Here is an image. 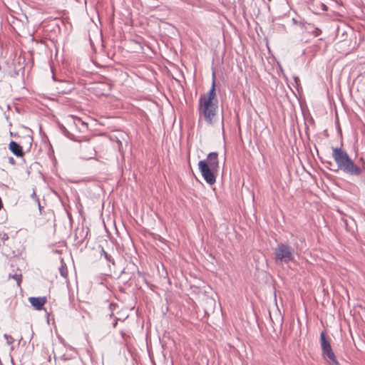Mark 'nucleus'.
Returning a JSON list of instances; mask_svg holds the SVG:
<instances>
[{"label":"nucleus","mask_w":365,"mask_h":365,"mask_svg":"<svg viewBox=\"0 0 365 365\" xmlns=\"http://www.w3.org/2000/svg\"><path fill=\"white\" fill-rule=\"evenodd\" d=\"M218 101L215 92V80L213 75L212 86L210 91L202 94L198 102L200 120L203 119L209 125H213L217 118Z\"/></svg>","instance_id":"f257e3e1"},{"label":"nucleus","mask_w":365,"mask_h":365,"mask_svg":"<svg viewBox=\"0 0 365 365\" xmlns=\"http://www.w3.org/2000/svg\"><path fill=\"white\" fill-rule=\"evenodd\" d=\"M219 168L218 154L215 152L210 153L205 159L198 163V169L202 178L210 185L216 182Z\"/></svg>","instance_id":"f03ea898"},{"label":"nucleus","mask_w":365,"mask_h":365,"mask_svg":"<svg viewBox=\"0 0 365 365\" xmlns=\"http://www.w3.org/2000/svg\"><path fill=\"white\" fill-rule=\"evenodd\" d=\"M320 342L322 350L323 359L328 365H340L337 361L335 354L334 353L329 341L327 339L324 331L320 335Z\"/></svg>","instance_id":"7ed1b4c3"},{"label":"nucleus","mask_w":365,"mask_h":365,"mask_svg":"<svg viewBox=\"0 0 365 365\" xmlns=\"http://www.w3.org/2000/svg\"><path fill=\"white\" fill-rule=\"evenodd\" d=\"M344 173L356 177L362 173V169L353 161L346 152H344Z\"/></svg>","instance_id":"20e7f679"},{"label":"nucleus","mask_w":365,"mask_h":365,"mask_svg":"<svg viewBox=\"0 0 365 365\" xmlns=\"http://www.w3.org/2000/svg\"><path fill=\"white\" fill-rule=\"evenodd\" d=\"M277 259L289 262L292 259V252L290 248L284 245H280L275 252Z\"/></svg>","instance_id":"39448f33"},{"label":"nucleus","mask_w":365,"mask_h":365,"mask_svg":"<svg viewBox=\"0 0 365 365\" xmlns=\"http://www.w3.org/2000/svg\"><path fill=\"white\" fill-rule=\"evenodd\" d=\"M31 304L36 309L41 310L47 302V299L46 297H30L29 299Z\"/></svg>","instance_id":"423d86ee"},{"label":"nucleus","mask_w":365,"mask_h":365,"mask_svg":"<svg viewBox=\"0 0 365 365\" xmlns=\"http://www.w3.org/2000/svg\"><path fill=\"white\" fill-rule=\"evenodd\" d=\"M9 149L17 157H22L24 155V152L22 147L19 145L17 143L14 141H11L9 143Z\"/></svg>","instance_id":"0eeeda50"},{"label":"nucleus","mask_w":365,"mask_h":365,"mask_svg":"<svg viewBox=\"0 0 365 365\" xmlns=\"http://www.w3.org/2000/svg\"><path fill=\"white\" fill-rule=\"evenodd\" d=\"M333 156L338 165L340 166L342 164V153L339 149H334L333 150Z\"/></svg>","instance_id":"6e6552de"},{"label":"nucleus","mask_w":365,"mask_h":365,"mask_svg":"<svg viewBox=\"0 0 365 365\" xmlns=\"http://www.w3.org/2000/svg\"><path fill=\"white\" fill-rule=\"evenodd\" d=\"M11 277L17 282L19 287H20L22 281V275L21 274H15Z\"/></svg>","instance_id":"1a4fd4ad"}]
</instances>
